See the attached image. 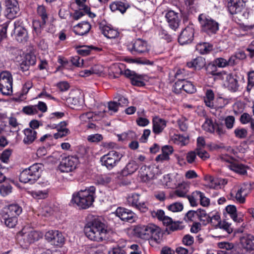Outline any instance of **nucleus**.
Here are the masks:
<instances>
[{
	"mask_svg": "<svg viewBox=\"0 0 254 254\" xmlns=\"http://www.w3.org/2000/svg\"><path fill=\"white\" fill-rule=\"evenodd\" d=\"M134 230L139 238L148 240L149 245L152 247H156L162 241L163 234L161 229L154 224L138 226Z\"/></svg>",
	"mask_w": 254,
	"mask_h": 254,
	"instance_id": "f257e3e1",
	"label": "nucleus"
},
{
	"mask_svg": "<svg viewBox=\"0 0 254 254\" xmlns=\"http://www.w3.org/2000/svg\"><path fill=\"white\" fill-rule=\"evenodd\" d=\"M96 189L94 186H90L84 190L73 193L71 200L81 209H87L91 206L95 198Z\"/></svg>",
	"mask_w": 254,
	"mask_h": 254,
	"instance_id": "f03ea898",
	"label": "nucleus"
},
{
	"mask_svg": "<svg viewBox=\"0 0 254 254\" xmlns=\"http://www.w3.org/2000/svg\"><path fill=\"white\" fill-rule=\"evenodd\" d=\"M86 236L94 241L101 242L108 239L107 226L99 220L93 221L84 229Z\"/></svg>",
	"mask_w": 254,
	"mask_h": 254,
	"instance_id": "7ed1b4c3",
	"label": "nucleus"
},
{
	"mask_svg": "<svg viewBox=\"0 0 254 254\" xmlns=\"http://www.w3.org/2000/svg\"><path fill=\"white\" fill-rule=\"evenodd\" d=\"M41 169V164L36 163L32 165L20 173L19 181L23 183H34L40 177Z\"/></svg>",
	"mask_w": 254,
	"mask_h": 254,
	"instance_id": "20e7f679",
	"label": "nucleus"
},
{
	"mask_svg": "<svg viewBox=\"0 0 254 254\" xmlns=\"http://www.w3.org/2000/svg\"><path fill=\"white\" fill-rule=\"evenodd\" d=\"M37 13L41 21L39 20H35L33 21V34L34 38L39 37L41 33L42 30L48 20V12L46 7L44 5H39L37 9Z\"/></svg>",
	"mask_w": 254,
	"mask_h": 254,
	"instance_id": "39448f33",
	"label": "nucleus"
},
{
	"mask_svg": "<svg viewBox=\"0 0 254 254\" xmlns=\"http://www.w3.org/2000/svg\"><path fill=\"white\" fill-rule=\"evenodd\" d=\"M123 156L122 153L111 150L100 158V162L102 166L111 170L119 164Z\"/></svg>",
	"mask_w": 254,
	"mask_h": 254,
	"instance_id": "423d86ee",
	"label": "nucleus"
},
{
	"mask_svg": "<svg viewBox=\"0 0 254 254\" xmlns=\"http://www.w3.org/2000/svg\"><path fill=\"white\" fill-rule=\"evenodd\" d=\"M202 30L211 35L215 34L219 29L218 23L210 17L201 14L198 16Z\"/></svg>",
	"mask_w": 254,
	"mask_h": 254,
	"instance_id": "0eeeda50",
	"label": "nucleus"
},
{
	"mask_svg": "<svg viewBox=\"0 0 254 254\" xmlns=\"http://www.w3.org/2000/svg\"><path fill=\"white\" fill-rule=\"evenodd\" d=\"M13 78L11 74L7 71L0 73V92L4 95H9L12 92Z\"/></svg>",
	"mask_w": 254,
	"mask_h": 254,
	"instance_id": "6e6552de",
	"label": "nucleus"
},
{
	"mask_svg": "<svg viewBox=\"0 0 254 254\" xmlns=\"http://www.w3.org/2000/svg\"><path fill=\"white\" fill-rule=\"evenodd\" d=\"M79 160L76 155L68 156L63 159L59 165L62 172H69L75 170L79 164Z\"/></svg>",
	"mask_w": 254,
	"mask_h": 254,
	"instance_id": "1a4fd4ad",
	"label": "nucleus"
},
{
	"mask_svg": "<svg viewBox=\"0 0 254 254\" xmlns=\"http://www.w3.org/2000/svg\"><path fill=\"white\" fill-rule=\"evenodd\" d=\"M13 34L18 42L25 43L28 40V33L24 27L23 22L21 19H17L14 21Z\"/></svg>",
	"mask_w": 254,
	"mask_h": 254,
	"instance_id": "9d476101",
	"label": "nucleus"
},
{
	"mask_svg": "<svg viewBox=\"0 0 254 254\" xmlns=\"http://www.w3.org/2000/svg\"><path fill=\"white\" fill-rule=\"evenodd\" d=\"M139 195L136 193L129 194L127 197L128 205L137 209L141 212H146L148 209V203L146 202H139Z\"/></svg>",
	"mask_w": 254,
	"mask_h": 254,
	"instance_id": "9b49d317",
	"label": "nucleus"
},
{
	"mask_svg": "<svg viewBox=\"0 0 254 254\" xmlns=\"http://www.w3.org/2000/svg\"><path fill=\"white\" fill-rule=\"evenodd\" d=\"M128 49L132 54H145L149 51L147 42L139 38L132 41Z\"/></svg>",
	"mask_w": 254,
	"mask_h": 254,
	"instance_id": "f8f14e48",
	"label": "nucleus"
},
{
	"mask_svg": "<svg viewBox=\"0 0 254 254\" xmlns=\"http://www.w3.org/2000/svg\"><path fill=\"white\" fill-rule=\"evenodd\" d=\"M19 234L23 237V240L25 241L26 245L33 243L43 237V234L41 232L33 229L28 230L27 227L23 228L19 232Z\"/></svg>",
	"mask_w": 254,
	"mask_h": 254,
	"instance_id": "ddd939ff",
	"label": "nucleus"
},
{
	"mask_svg": "<svg viewBox=\"0 0 254 254\" xmlns=\"http://www.w3.org/2000/svg\"><path fill=\"white\" fill-rule=\"evenodd\" d=\"M45 239L51 245L56 246H62L64 242L63 234L58 230H49L45 235Z\"/></svg>",
	"mask_w": 254,
	"mask_h": 254,
	"instance_id": "4468645a",
	"label": "nucleus"
},
{
	"mask_svg": "<svg viewBox=\"0 0 254 254\" xmlns=\"http://www.w3.org/2000/svg\"><path fill=\"white\" fill-rule=\"evenodd\" d=\"M6 9L5 14L8 19L15 18L19 12V7L16 0H7L5 2Z\"/></svg>",
	"mask_w": 254,
	"mask_h": 254,
	"instance_id": "2eb2a0df",
	"label": "nucleus"
},
{
	"mask_svg": "<svg viewBox=\"0 0 254 254\" xmlns=\"http://www.w3.org/2000/svg\"><path fill=\"white\" fill-rule=\"evenodd\" d=\"M220 76L222 79L224 80V85L228 89L232 92H236L238 90L239 84L238 80L232 74L226 72H220Z\"/></svg>",
	"mask_w": 254,
	"mask_h": 254,
	"instance_id": "dca6fc26",
	"label": "nucleus"
},
{
	"mask_svg": "<svg viewBox=\"0 0 254 254\" xmlns=\"http://www.w3.org/2000/svg\"><path fill=\"white\" fill-rule=\"evenodd\" d=\"M194 37V28L193 25L186 27L180 34L178 42L182 45L187 44L192 42Z\"/></svg>",
	"mask_w": 254,
	"mask_h": 254,
	"instance_id": "f3484780",
	"label": "nucleus"
},
{
	"mask_svg": "<svg viewBox=\"0 0 254 254\" xmlns=\"http://www.w3.org/2000/svg\"><path fill=\"white\" fill-rule=\"evenodd\" d=\"M204 181L206 186L211 189H218L227 184V180L225 179L214 178L210 175L204 176Z\"/></svg>",
	"mask_w": 254,
	"mask_h": 254,
	"instance_id": "a211bd4d",
	"label": "nucleus"
},
{
	"mask_svg": "<svg viewBox=\"0 0 254 254\" xmlns=\"http://www.w3.org/2000/svg\"><path fill=\"white\" fill-rule=\"evenodd\" d=\"M248 191L244 187H241L237 191L233 190L228 195L227 197L229 199L235 201L239 203H244L246 201V196Z\"/></svg>",
	"mask_w": 254,
	"mask_h": 254,
	"instance_id": "6ab92c4d",
	"label": "nucleus"
},
{
	"mask_svg": "<svg viewBox=\"0 0 254 254\" xmlns=\"http://www.w3.org/2000/svg\"><path fill=\"white\" fill-rule=\"evenodd\" d=\"M165 18L169 26L176 31L179 27L181 21L179 14L173 10H170L166 13Z\"/></svg>",
	"mask_w": 254,
	"mask_h": 254,
	"instance_id": "aec40b11",
	"label": "nucleus"
},
{
	"mask_svg": "<svg viewBox=\"0 0 254 254\" xmlns=\"http://www.w3.org/2000/svg\"><path fill=\"white\" fill-rule=\"evenodd\" d=\"M115 213L116 215L123 221L132 222L134 220L135 214L128 209L118 207Z\"/></svg>",
	"mask_w": 254,
	"mask_h": 254,
	"instance_id": "412c9836",
	"label": "nucleus"
},
{
	"mask_svg": "<svg viewBox=\"0 0 254 254\" xmlns=\"http://www.w3.org/2000/svg\"><path fill=\"white\" fill-rule=\"evenodd\" d=\"M240 244L243 250L247 252L254 250V236L251 234L244 235L240 238Z\"/></svg>",
	"mask_w": 254,
	"mask_h": 254,
	"instance_id": "4be33fe9",
	"label": "nucleus"
},
{
	"mask_svg": "<svg viewBox=\"0 0 254 254\" xmlns=\"http://www.w3.org/2000/svg\"><path fill=\"white\" fill-rule=\"evenodd\" d=\"M215 64H209L206 67V71L208 73L212 75H220V72L217 73L216 71V67H224L228 65L227 60L223 58H217L214 61Z\"/></svg>",
	"mask_w": 254,
	"mask_h": 254,
	"instance_id": "5701e85b",
	"label": "nucleus"
},
{
	"mask_svg": "<svg viewBox=\"0 0 254 254\" xmlns=\"http://www.w3.org/2000/svg\"><path fill=\"white\" fill-rule=\"evenodd\" d=\"M245 3L243 0H229L227 4L228 10L231 14L241 12Z\"/></svg>",
	"mask_w": 254,
	"mask_h": 254,
	"instance_id": "b1692460",
	"label": "nucleus"
},
{
	"mask_svg": "<svg viewBox=\"0 0 254 254\" xmlns=\"http://www.w3.org/2000/svg\"><path fill=\"white\" fill-rule=\"evenodd\" d=\"M189 183L183 182L178 185L176 189L174 191L172 196L175 198L176 197H186L188 196L187 193L189 190Z\"/></svg>",
	"mask_w": 254,
	"mask_h": 254,
	"instance_id": "393cba45",
	"label": "nucleus"
},
{
	"mask_svg": "<svg viewBox=\"0 0 254 254\" xmlns=\"http://www.w3.org/2000/svg\"><path fill=\"white\" fill-rule=\"evenodd\" d=\"M167 122L158 117H155L152 120V130L155 134L161 133L166 127Z\"/></svg>",
	"mask_w": 254,
	"mask_h": 254,
	"instance_id": "a878e982",
	"label": "nucleus"
},
{
	"mask_svg": "<svg viewBox=\"0 0 254 254\" xmlns=\"http://www.w3.org/2000/svg\"><path fill=\"white\" fill-rule=\"evenodd\" d=\"M91 28L90 24L87 21H82L74 26L75 33L78 35L87 34Z\"/></svg>",
	"mask_w": 254,
	"mask_h": 254,
	"instance_id": "bb28decb",
	"label": "nucleus"
},
{
	"mask_svg": "<svg viewBox=\"0 0 254 254\" xmlns=\"http://www.w3.org/2000/svg\"><path fill=\"white\" fill-rule=\"evenodd\" d=\"M138 168V165L134 160L129 161L121 171V174L123 176H127L133 174Z\"/></svg>",
	"mask_w": 254,
	"mask_h": 254,
	"instance_id": "cd10ccee",
	"label": "nucleus"
},
{
	"mask_svg": "<svg viewBox=\"0 0 254 254\" xmlns=\"http://www.w3.org/2000/svg\"><path fill=\"white\" fill-rule=\"evenodd\" d=\"M171 141L175 144L180 147L188 144L189 142V137L188 135H184L180 134H174L171 137Z\"/></svg>",
	"mask_w": 254,
	"mask_h": 254,
	"instance_id": "c85d7f7f",
	"label": "nucleus"
},
{
	"mask_svg": "<svg viewBox=\"0 0 254 254\" xmlns=\"http://www.w3.org/2000/svg\"><path fill=\"white\" fill-rule=\"evenodd\" d=\"M24 137L23 141L25 144H30L37 138V131L30 128H26L24 130Z\"/></svg>",
	"mask_w": 254,
	"mask_h": 254,
	"instance_id": "c756f323",
	"label": "nucleus"
},
{
	"mask_svg": "<svg viewBox=\"0 0 254 254\" xmlns=\"http://www.w3.org/2000/svg\"><path fill=\"white\" fill-rule=\"evenodd\" d=\"M103 34L109 39H113L117 37L119 33L116 29L109 25H104L101 27Z\"/></svg>",
	"mask_w": 254,
	"mask_h": 254,
	"instance_id": "7c9ffc66",
	"label": "nucleus"
},
{
	"mask_svg": "<svg viewBox=\"0 0 254 254\" xmlns=\"http://www.w3.org/2000/svg\"><path fill=\"white\" fill-rule=\"evenodd\" d=\"M205 64V60L201 57H197L187 64L189 68H193L198 70L201 69Z\"/></svg>",
	"mask_w": 254,
	"mask_h": 254,
	"instance_id": "2f4dec72",
	"label": "nucleus"
},
{
	"mask_svg": "<svg viewBox=\"0 0 254 254\" xmlns=\"http://www.w3.org/2000/svg\"><path fill=\"white\" fill-rule=\"evenodd\" d=\"M22 210V208L17 204H11L7 206L5 214L17 217L21 213Z\"/></svg>",
	"mask_w": 254,
	"mask_h": 254,
	"instance_id": "473e14b6",
	"label": "nucleus"
},
{
	"mask_svg": "<svg viewBox=\"0 0 254 254\" xmlns=\"http://www.w3.org/2000/svg\"><path fill=\"white\" fill-rule=\"evenodd\" d=\"M161 182L162 185L166 188H174L176 187V179L171 176L170 174L164 175Z\"/></svg>",
	"mask_w": 254,
	"mask_h": 254,
	"instance_id": "72a5a7b5",
	"label": "nucleus"
},
{
	"mask_svg": "<svg viewBox=\"0 0 254 254\" xmlns=\"http://www.w3.org/2000/svg\"><path fill=\"white\" fill-rule=\"evenodd\" d=\"M128 7V4L122 1H114L110 5V8L112 11H119L122 13H125Z\"/></svg>",
	"mask_w": 254,
	"mask_h": 254,
	"instance_id": "f704fd0d",
	"label": "nucleus"
},
{
	"mask_svg": "<svg viewBox=\"0 0 254 254\" xmlns=\"http://www.w3.org/2000/svg\"><path fill=\"white\" fill-rule=\"evenodd\" d=\"M216 124L217 123L215 120L206 118L205 122L202 126V127L207 132L214 133L215 132Z\"/></svg>",
	"mask_w": 254,
	"mask_h": 254,
	"instance_id": "c9c22d12",
	"label": "nucleus"
},
{
	"mask_svg": "<svg viewBox=\"0 0 254 254\" xmlns=\"http://www.w3.org/2000/svg\"><path fill=\"white\" fill-rule=\"evenodd\" d=\"M212 49L213 46L209 43H200L196 46V51L202 55L209 53Z\"/></svg>",
	"mask_w": 254,
	"mask_h": 254,
	"instance_id": "e433bc0d",
	"label": "nucleus"
},
{
	"mask_svg": "<svg viewBox=\"0 0 254 254\" xmlns=\"http://www.w3.org/2000/svg\"><path fill=\"white\" fill-rule=\"evenodd\" d=\"M126 242L121 241L119 245L109 251L108 254H125L126 253Z\"/></svg>",
	"mask_w": 254,
	"mask_h": 254,
	"instance_id": "4c0bfd02",
	"label": "nucleus"
},
{
	"mask_svg": "<svg viewBox=\"0 0 254 254\" xmlns=\"http://www.w3.org/2000/svg\"><path fill=\"white\" fill-rule=\"evenodd\" d=\"M214 94L211 89H207L205 92V96L204 98L205 105L210 108H213L214 106Z\"/></svg>",
	"mask_w": 254,
	"mask_h": 254,
	"instance_id": "58836bf2",
	"label": "nucleus"
},
{
	"mask_svg": "<svg viewBox=\"0 0 254 254\" xmlns=\"http://www.w3.org/2000/svg\"><path fill=\"white\" fill-rule=\"evenodd\" d=\"M193 195L196 196L197 199L199 200L200 203L202 206L207 207L209 205L210 199L205 196L204 193L196 190L193 192Z\"/></svg>",
	"mask_w": 254,
	"mask_h": 254,
	"instance_id": "ea45409f",
	"label": "nucleus"
},
{
	"mask_svg": "<svg viewBox=\"0 0 254 254\" xmlns=\"http://www.w3.org/2000/svg\"><path fill=\"white\" fill-rule=\"evenodd\" d=\"M230 169L242 175L247 173V168L244 165L238 163H234L229 165Z\"/></svg>",
	"mask_w": 254,
	"mask_h": 254,
	"instance_id": "a19ab883",
	"label": "nucleus"
},
{
	"mask_svg": "<svg viewBox=\"0 0 254 254\" xmlns=\"http://www.w3.org/2000/svg\"><path fill=\"white\" fill-rule=\"evenodd\" d=\"M2 220L5 225L9 228L14 227L17 223V217L10 216L6 214L3 215Z\"/></svg>",
	"mask_w": 254,
	"mask_h": 254,
	"instance_id": "79ce46f5",
	"label": "nucleus"
},
{
	"mask_svg": "<svg viewBox=\"0 0 254 254\" xmlns=\"http://www.w3.org/2000/svg\"><path fill=\"white\" fill-rule=\"evenodd\" d=\"M98 49L96 47L92 46H82L77 48V53L82 56H86L90 54V52L93 50H98Z\"/></svg>",
	"mask_w": 254,
	"mask_h": 254,
	"instance_id": "37998d69",
	"label": "nucleus"
},
{
	"mask_svg": "<svg viewBox=\"0 0 254 254\" xmlns=\"http://www.w3.org/2000/svg\"><path fill=\"white\" fill-rule=\"evenodd\" d=\"M226 210L235 222L240 223L241 221V219L238 217L235 206L232 205H228L226 207Z\"/></svg>",
	"mask_w": 254,
	"mask_h": 254,
	"instance_id": "c03bdc74",
	"label": "nucleus"
},
{
	"mask_svg": "<svg viewBox=\"0 0 254 254\" xmlns=\"http://www.w3.org/2000/svg\"><path fill=\"white\" fill-rule=\"evenodd\" d=\"M29 193L35 199H44L48 195V190H32L29 191Z\"/></svg>",
	"mask_w": 254,
	"mask_h": 254,
	"instance_id": "a18cd8bd",
	"label": "nucleus"
},
{
	"mask_svg": "<svg viewBox=\"0 0 254 254\" xmlns=\"http://www.w3.org/2000/svg\"><path fill=\"white\" fill-rule=\"evenodd\" d=\"M197 214V218H198L204 225L209 223L210 221H211L210 215L207 214L206 211L204 210H198Z\"/></svg>",
	"mask_w": 254,
	"mask_h": 254,
	"instance_id": "49530a36",
	"label": "nucleus"
},
{
	"mask_svg": "<svg viewBox=\"0 0 254 254\" xmlns=\"http://www.w3.org/2000/svg\"><path fill=\"white\" fill-rule=\"evenodd\" d=\"M184 80H185L183 79L179 78V79L175 83L173 89L175 93L179 94L184 90Z\"/></svg>",
	"mask_w": 254,
	"mask_h": 254,
	"instance_id": "de8ad7c7",
	"label": "nucleus"
},
{
	"mask_svg": "<svg viewBox=\"0 0 254 254\" xmlns=\"http://www.w3.org/2000/svg\"><path fill=\"white\" fill-rule=\"evenodd\" d=\"M12 190L11 186L6 183L0 185V193L3 196L9 194Z\"/></svg>",
	"mask_w": 254,
	"mask_h": 254,
	"instance_id": "09e8293b",
	"label": "nucleus"
},
{
	"mask_svg": "<svg viewBox=\"0 0 254 254\" xmlns=\"http://www.w3.org/2000/svg\"><path fill=\"white\" fill-rule=\"evenodd\" d=\"M198 210L196 211L193 210L189 211L185 215L184 220L187 222L194 221L197 218Z\"/></svg>",
	"mask_w": 254,
	"mask_h": 254,
	"instance_id": "8fccbe9b",
	"label": "nucleus"
},
{
	"mask_svg": "<svg viewBox=\"0 0 254 254\" xmlns=\"http://www.w3.org/2000/svg\"><path fill=\"white\" fill-rule=\"evenodd\" d=\"M183 90L186 93L192 94L195 92L196 89L192 82L185 80Z\"/></svg>",
	"mask_w": 254,
	"mask_h": 254,
	"instance_id": "3c124183",
	"label": "nucleus"
},
{
	"mask_svg": "<svg viewBox=\"0 0 254 254\" xmlns=\"http://www.w3.org/2000/svg\"><path fill=\"white\" fill-rule=\"evenodd\" d=\"M94 117V113L88 112L81 114L79 119L82 123L89 122Z\"/></svg>",
	"mask_w": 254,
	"mask_h": 254,
	"instance_id": "603ef678",
	"label": "nucleus"
},
{
	"mask_svg": "<svg viewBox=\"0 0 254 254\" xmlns=\"http://www.w3.org/2000/svg\"><path fill=\"white\" fill-rule=\"evenodd\" d=\"M177 124L180 129L182 131H185L188 127V121L184 118L182 117L177 121Z\"/></svg>",
	"mask_w": 254,
	"mask_h": 254,
	"instance_id": "864d4df0",
	"label": "nucleus"
},
{
	"mask_svg": "<svg viewBox=\"0 0 254 254\" xmlns=\"http://www.w3.org/2000/svg\"><path fill=\"white\" fill-rule=\"evenodd\" d=\"M112 181V178L106 175L99 176L97 180V183L100 185H107L110 183Z\"/></svg>",
	"mask_w": 254,
	"mask_h": 254,
	"instance_id": "5fc2aeb1",
	"label": "nucleus"
},
{
	"mask_svg": "<svg viewBox=\"0 0 254 254\" xmlns=\"http://www.w3.org/2000/svg\"><path fill=\"white\" fill-rule=\"evenodd\" d=\"M23 62L25 64L29 65H34L36 62V57L34 55L27 54L25 55Z\"/></svg>",
	"mask_w": 254,
	"mask_h": 254,
	"instance_id": "6e6d98bb",
	"label": "nucleus"
},
{
	"mask_svg": "<svg viewBox=\"0 0 254 254\" xmlns=\"http://www.w3.org/2000/svg\"><path fill=\"white\" fill-rule=\"evenodd\" d=\"M235 122V118L233 116H228L224 119V123L227 129H231L233 127Z\"/></svg>",
	"mask_w": 254,
	"mask_h": 254,
	"instance_id": "4d7b16f0",
	"label": "nucleus"
},
{
	"mask_svg": "<svg viewBox=\"0 0 254 254\" xmlns=\"http://www.w3.org/2000/svg\"><path fill=\"white\" fill-rule=\"evenodd\" d=\"M168 209L173 212L181 211L183 209V205L180 202H175L168 206Z\"/></svg>",
	"mask_w": 254,
	"mask_h": 254,
	"instance_id": "13d9d810",
	"label": "nucleus"
},
{
	"mask_svg": "<svg viewBox=\"0 0 254 254\" xmlns=\"http://www.w3.org/2000/svg\"><path fill=\"white\" fill-rule=\"evenodd\" d=\"M234 133L236 137L244 138L247 137L248 132L244 128H237L235 129Z\"/></svg>",
	"mask_w": 254,
	"mask_h": 254,
	"instance_id": "bf43d9fd",
	"label": "nucleus"
},
{
	"mask_svg": "<svg viewBox=\"0 0 254 254\" xmlns=\"http://www.w3.org/2000/svg\"><path fill=\"white\" fill-rule=\"evenodd\" d=\"M114 100L117 102L119 106H127L128 103L127 99L121 95H117L115 97Z\"/></svg>",
	"mask_w": 254,
	"mask_h": 254,
	"instance_id": "052dcab7",
	"label": "nucleus"
},
{
	"mask_svg": "<svg viewBox=\"0 0 254 254\" xmlns=\"http://www.w3.org/2000/svg\"><path fill=\"white\" fill-rule=\"evenodd\" d=\"M23 112L27 115H32L37 113L36 106H28L23 108Z\"/></svg>",
	"mask_w": 254,
	"mask_h": 254,
	"instance_id": "680f3d73",
	"label": "nucleus"
},
{
	"mask_svg": "<svg viewBox=\"0 0 254 254\" xmlns=\"http://www.w3.org/2000/svg\"><path fill=\"white\" fill-rule=\"evenodd\" d=\"M197 151H191L186 154V159L188 163L192 164L195 161L196 159Z\"/></svg>",
	"mask_w": 254,
	"mask_h": 254,
	"instance_id": "e2e57ef3",
	"label": "nucleus"
},
{
	"mask_svg": "<svg viewBox=\"0 0 254 254\" xmlns=\"http://www.w3.org/2000/svg\"><path fill=\"white\" fill-rule=\"evenodd\" d=\"M87 140L90 142L97 143L103 139V136L100 134H94L88 136Z\"/></svg>",
	"mask_w": 254,
	"mask_h": 254,
	"instance_id": "0e129e2a",
	"label": "nucleus"
},
{
	"mask_svg": "<svg viewBox=\"0 0 254 254\" xmlns=\"http://www.w3.org/2000/svg\"><path fill=\"white\" fill-rule=\"evenodd\" d=\"M119 107V105L115 101H111L108 103V111L110 112V114L117 112Z\"/></svg>",
	"mask_w": 254,
	"mask_h": 254,
	"instance_id": "69168bd1",
	"label": "nucleus"
},
{
	"mask_svg": "<svg viewBox=\"0 0 254 254\" xmlns=\"http://www.w3.org/2000/svg\"><path fill=\"white\" fill-rule=\"evenodd\" d=\"M11 154V151L10 149H7L4 150L0 157V159L1 162L5 163H7Z\"/></svg>",
	"mask_w": 254,
	"mask_h": 254,
	"instance_id": "338daca9",
	"label": "nucleus"
},
{
	"mask_svg": "<svg viewBox=\"0 0 254 254\" xmlns=\"http://www.w3.org/2000/svg\"><path fill=\"white\" fill-rule=\"evenodd\" d=\"M254 86V71L250 72L248 74V82L247 90H250Z\"/></svg>",
	"mask_w": 254,
	"mask_h": 254,
	"instance_id": "774afa93",
	"label": "nucleus"
}]
</instances>
